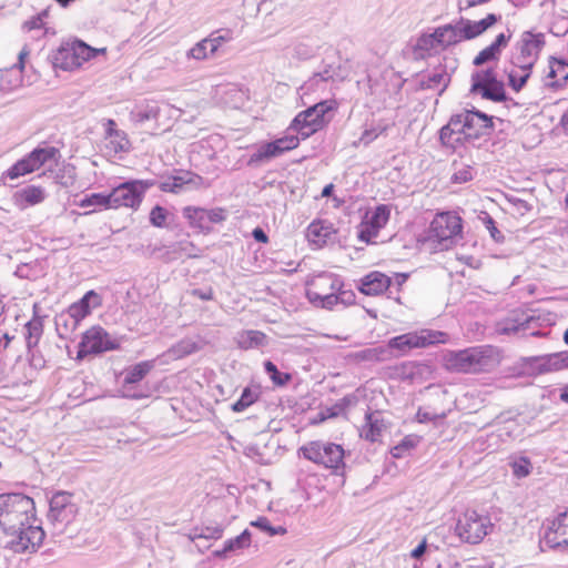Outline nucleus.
<instances>
[{
    "mask_svg": "<svg viewBox=\"0 0 568 568\" xmlns=\"http://www.w3.org/2000/svg\"><path fill=\"white\" fill-rule=\"evenodd\" d=\"M120 343L113 338L102 326L94 325L88 328L79 343L77 358L82 359L91 354L115 351Z\"/></svg>",
    "mask_w": 568,
    "mask_h": 568,
    "instance_id": "obj_14",
    "label": "nucleus"
},
{
    "mask_svg": "<svg viewBox=\"0 0 568 568\" xmlns=\"http://www.w3.org/2000/svg\"><path fill=\"white\" fill-rule=\"evenodd\" d=\"M333 190H334V185H333L332 183H331V184H327V185L323 189V191H322V196H323V197H327V196H329V195L332 194Z\"/></svg>",
    "mask_w": 568,
    "mask_h": 568,
    "instance_id": "obj_62",
    "label": "nucleus"
},
{
    "mask_svg": "<svg viewBox=\"0 0 568 568\" xmlns=\"http://www.w3.org/2000/svg\"><path fill=\"white\" fill-rule=\"evenodd\" d=\"M297 453L304 459L331 470L334 475H342L345 470V450L342 445L311 440L301 446Z\"/></svg>",
    "mask_w": 568,
    "mask_h": 568,
    "instance_id": "obj_6",
    "label": "nucleus"
},
{
    "mask_svg": "<svg viewBox=\"0 0 568 568\" xmlns=\"http://www.w3.org/2000/svg\"><path fill=\"white\" fill-rule=\"evenodd\" d=\"M200 349V346L196 342L192 339H183L174 345L170 352L176 357L182 358L189 356Z\"/></svg>",
    "mask_w": 568,
    "mask_h": 568,
    "instance_id": "obj_41",
    "label": "nucleus"
},
{
    "mask_svg": "<svg viewBox=\"0 0 568 568\" xmlns=\"http://www.w3.org/2000/svg\"><path fill=\"white\" fill-rule=\"evenodd\" d=\"M153 185L152 181L133 180L121 183L109 193L110 209L121 207L138 210L142 203L145 191Z\"/></svg>",
    "mask_w": 568,
    "mask_h": 568,
    "instance_id": "obj_11",
    "label": "nucleus"
},
{
    "mask_svg": "<svg viewBox=\"0 0 568 568\" xmlns=\"http://www.w3.org/2000/svg\"><path fill=\"white\" fill-rule=\"evenodd\" d=\"M78 205L80 207H83V209H85V207H93L88 213L111 210L110 209V196H109V193L108 194H104V193H91V194L84 196L78 203Z\"/></svg>",
    "mask_w": 568,
    "mask_h": 568,
    "instance_id": "obj_35",
    "label": "nucleus"
},
{
    "mask_svg": "<svg viewBox=\"0 0 568 568\" xmlns=\"http://www.w3.org/2000/svg\"><path fill=\"white\" fill-rule=\"evenodd\" d=\"M191 294L194 296V297H197L202 301H211L214 298V291L212 287H209L207 290L205 291H202V290H192Z\"/></svg>",
    "mask_w": 568,
    "mask_h": 568,
    "instance_id": "obj_53",
    "label": "nucleus"
},
{
    "mask_svg": "<svg viewBox=\"0 0 568 568\" xmlns=\"http://www.w3.org/2000/svg\"><path fill=\"white\" fill-rule=\"evenodd\" d=\"M454 172L450 182L454 184H463L473 179V168L465 163L454 162Z\"/></svg>",
    "mask_w": 568,
    "mask_h": 568,
    "instance_id": "obj_40",
    "label": "nucleus"
},
{
    "mask_svg": "<svg viewBox=\"0 0 568 568\" xmlns=\"http://www.w3.org/2000/svg\"><path fill=\"white\" fill-rule=\"evenodd\" d=\"M392 285V278L379 272L372 271L359 280L358 291L366 296H379Z\"/></svg>",
    "mask_w": 568,
    "mask_h": 568,
    "instance_id": "obj_20",
    "label": "nucleus"
},
{
    "mask_svg": "<svg viewBox=\"0 0 568 568\" xmlns=\"http://www.w3.org/2000/svg\"><path fill=\"white\" fill-rule=\"evenodd\" d=\"M301 139L298 135H284L271 142L262 144L257 151L251 156L250 163H260L278 158L287 152L296 150L300 146Z\"/></svg>",
    "mask_w": 568,
    "mask_h": 568,
    "instance_id": "obj_17",
    "label": "nucleus"
},
{
    "mask_svg": "<svg viewBox=\"0 0 568 568\" xmlns=\"http://www.w3.org/2000/svg\"><path fill=\"white\" fill-rule=\"evenodd\" d=\"M34 501L23 494L0 495V529L12 535L33 518Z\"/></svg>",
    "mask_w": 568,
    "mask_h": 568,
    "instance_id": "obj_5",
    "label": "nucleus"
},
{
    "mask_svg": "<svg viewBox=\"0 0 568 568\" xmlns=\"http://www.w3.org/2000/svg\"><path fill=\"white\" fill-rule=\"evenodd\" d=\"M248 542H250V534H248V531L245 530L236 538L227 540L224 546V551H231V550H234L237 548H242L244 546V544L247 545Z\"/></svg>",
    "mask_w": 568,
    "mask_h": 568,
    "instance_id": "obj_49",
    "label": "nucleus"
},
{
    "mask_svg": "<svg viewBox=\"0 0 568 568\" xmlns=\"http://www.w3.org/2000/svg\"><path fill=\"white\" fill-rule=\"evenodd\" d=\"M531 73V68L520 65L510 61V69L507 72L509 87L515 92H519L526 85Z\"/></svg>",
    "mask_w": 568,
    "mask_h": 568,
    "instance_id": "obj_30",
    "label": "nucleus"
},
{
    "mask_svg": "<svg viewBox=\"0 0 568 568\" xmlns=\"http://www.w3.org/2000/svg\"><path fill=\"white\" fill-rule=\"evenodd\" d=\"M182 214L191 229L205 235L213 231L214 224H221L227 219V210L225 207L206 209L187 205L183 207Z\"/></svg>",
    "mask_w": 568,
    "mask_h": 568,
    "instance_id": "obj_13",
    "label": "nucleus"
},
{
    "mask_svg": "<svg viewBox=\"0 0 568 568\" xmlns=\"http://www.w3.org/2000/svg\"><path fill=\"white\" fill-rule=\"evenodd\" d=\"M443 79H444V74L437 73L430 78V81L434 83H440L443 81Z\"/></svg>",
    "mask_w": 568,
    "mask_h": 568,
    "instance_id": "obj_64",
    "label": "nucleus"
},
{
    "mask_svg": "<svg viewBox=\"0 0 568 568\" xmlns=\"http://www.w3.org/2000/svg\"><path fill=\"white\" fill-rule=\"evenodd\" d=\"M111 144L113 145L114 152H121L128 149L129 141L124 136V134L121 132L120 136H111Z\"/></svg>",
    "mask_w": 568,
    "mask_h": 568,
    "instance_id": "obj_52",
    "label": "nucleus"
},
{
    "mask_svg": "<svg viewBox=\"0 0 568 568\" xmlns=\"http://www.w3.org/2000/svg\"><path fill=\"white\" fill-rule=\"evenodd\" d=\"M388 426L389 422L382 416L381 412H368L359 428V436L369 443H377Z\"/></svg>",
    "mask_w": 568,
    "mask_h": 568,
    "instance_id": "obj_19",
    "label": "nucleus"
},
{
    "mask_svg": "<svg viewBox=\"0 0 568 568\" xmlns=\"http://www.w3.org/2000/svg\"><path fill=\"white\" fill-rule=\"evenodd\" d=\"M545 80L546 84L552 88L565 85L568 81V62L564 59L550 57Z\"/></svg>",
    "mask_w": 568,
    "mask_h": 568,
    "instance_id": "obj_27",
    "label": "nucleus"
},
{
    "mask_svg": "<svg viewBox=\"0 0 568 568\" xmlns=\"http://www.w3.org/2000/svg\"><path fill=\"white\" fill-rule=\"evenodd\" d=\"M252 235L260 243H268V236L261 227H255L252 232Z\"/></svg>",
    "mask_w": 568,
    "mask_h": 568,
    "instance_id": "obj_57",
    "label": "nucleus"
},
{
    "mask_svg": "<svg viewBox=\"0 0 568 568\" xmlns=\"http://www.w3.org/2000/svg\"><path fill=\"white\" fill-rule=\"evenodd\" d=\"M229 36H217L204 38L195 43L187 52V57L194 60H205L210 55H213L222 45V43L229 41Z\"/></svg>",
    "mask_w": 568,
    "mask_h": 568,
    "instance_id": "obj_24",
    "label": "nucleus"
},
{
    "mask_svg": "<svg viewBox=\"0 0 568 568\" xmlns=\"http://www.w3.org/2000/svg\"><path fill=\"white\" fill-rule=\"evenodd\" d=\"M511 469L517 478H524L530 474L531 463L528 458L521 457L511 464Z\"/></svg>",
    "mask_w": 568,
    "mask_h": 568,
    "instance_id": "obj_46",
    "label": "nucleus"
},
{
    "mask_svg": "<svg viewBox=\"0 0 568 568\" xmlns=\"http://www.w3.org/2000/svg\"><path fill=\"white\" fill-rule=\"evenodd\" d=\"M264 368L275 386L283 387L292 381V375L290 373L280 372L276 365L271 361H266L264 363Z\"/></svg>",
    "mask_w": 568,
    "mask_h": 568,
    "instance_id": "obj_39",
    "label": "nucleus"
},
{
    "mask_svg": "<svg viewBox=\"0 0 568 568\" xmlns=\"http://www.w3.org/2000/svg\"><path fill=\"white\" fill-rule=\"evenodd\" d=\"M336 108L337 102L335 100L321 101L298 112L288 129L295 131L300 139L305 140L327 125L325 114Z\"/></svg>",
    "mask_w": 568,
    "mask_h": 568,
    "instance_id": "obj_7",
    "label": "nucleus"
},
{
    "mask_svg": "<svg viewBox=\"0 0 568 568\" xmlns=\"http://www.w3.org/2000/svg\"><path fill=\"white\" fill-rule=\"evenodd\" d=\"M426 549L427 540L426 538H424L422 542L415 549L412 550L410 556L415 559H419L425 554Z\"/></svg>",
    "mask_w": 568,
    "mask_h": 568,
    "instance_id": "obj_54",
    "label": "nucleus"
},
{
    "mask_svg": "<svg viewBox=\"0 0 568 568\" xmlns=\"http://www.w3.org/2000/svg\"><path fill=\"white\" fill-rule=\"evenodd\" d=\"M153 368L154 361H142L128 367L124 372V384H138L144 379Z\"/></svg>",
    "mask_w": 568,
    "mask_h": 568,
    "instance_id": "obj_33",
    "label": "nucleus"
},
{
    "mask_svg": "<svg viewBox=\"0 0 568 568\" xmlns=\"http://www.w3.org/2000/svg\"><path fill=\"white\" fill-rule=\"evenodd\" d=\"M73 495L68 491L55 493L50 500V509L57 516H60L67 508L73 510L74 505L72 503Z\"/></svg>",
    "mask_w": 568,
    "mask_h": 568,
    "instance_id": "obj_37",
    "label": "nucleus"
},
{
    "mask_svg": "<svg viewBox=\"0 0 568 568\" xmlns=\"http://www.w3.org/2000/svg\"><path fill=\"white\" fill-rule=\"evenodd\" d=\"M417 48L425 51L438 50V43L435 41L433 33L423 34L417 40Z\"/></svg>",
    "mask_w": 568,
    "mask_h": 568,
    "instance_id": "obj_50",
    "label": "nucleus"
},
{
    "mask_svg": "<svg viewBox=\"0 0 568 568\" xmlns=\"http://www.w3.org/2000/svg\"><path fill=\"white\" fill-rule=\"evenodd\" d=\"M510 38V34L506 36L505 33H499L489 45L501 53V50L508 45Z\"/></svg>",
    "mask_w": 568,
    "mask_h": 568,
    "instance_id": "obj_51",
    "label": "nucleus"
},
{
    "mask_svg": "<svg viewBox=\"0 0 568 568\" xmlns=\"http://www.w3.org/2000/svg\"><path fill=\"white\" fill-rule=\"evenodd\" d=\"M545 539L551 547L568 546V508L552 520Z\"/></svg>",
    "mask_w": 568,
    "mask_h": 568,
    "instance_id": "obj_22",
    "label": "nucleus"
},
{
    "mask_svg": "<svg viewBox=\"0 0 568 568\" xmlns=\"http://www.w3.org/2000/svg\"><path fill=\"white\" fill-rule=\"evenodd\" d=\"M495 524L490 515L475 507H466L455 520L454 535L464 544L479 545L493 534Z\"/></svg>",
    "mask_w": 568,
    "mask_h": 568,
    "instance_id": "obj_4",
    "label": "nucleus"
},
{
    "mask_svg": "<svg viewBox=\"0 0 568 568\" xmlns=\"http://www.w3.org/2000/svg\"><path fill=\"white\" fill-rule=\"evenodd\" d=\"M38 171L34 160L31 153L27 154L22 159L18 160L13 165H11L6 172L4 176L10 180H17L21 176L31 174Z\"/></svg>",
    "mask_w": 568,
    "mask_h": 568,
    "instance_id": "obj_32",
    "label": "nucleus"
},
{
    "mask_svg": "<svg viewBox=\"0 0 568 568\" xmlns=\"http://www.w3.org/2000/svg\"><path fill=\"white\" fill-rule=\"evenodd\" d=\"M433 36L439 49H445L466 40L460 23L457 26L446 24L438 27L434 30Z\"/></svg>",
    "mask_w": 568,
    "mask_h": 568,
    "instance_id": "obj_28",
    "label": "nucleus"
},
{
    "mask_svg": "<svg viewBox=\"0 0 568 568\" xmlns=\"http://www.w3.org/2000/svg\"><path fill=\"white\" fill-rule=\"evenodd\" d=\"M494 126L493 118L485 113L465 110L450 118L440 129L439 139L445 146L457 149L469 140L487 134Z\"/></svg>",
    "mask_w": 568,
    "mask_h": 568,
    "instance_id": "obj_1",
    "label": "nucleus"
},
{
    "mask_svg": "<svg viewBox=\"0 0 568 568\" xmlns=\"http://www.w3.org/2000/svg\"><path fill=\"white\" fill-rule=\"evenodd\" d=\"M28 55V52L27 51H21L19 53V68L20 70H23L24 68V58Z\"/></svg>",
    "mask_w": 568,
    "mask_h": 568,
    "instance_id": "obj_63",
    "label": "nucleus"
},
{
    "mask_svg": "<svg viewBox=\"0 0 568 568\" xmlns=\"http://www.w3.org/2000/svg\"><path fill=\"white\" fill-rule=\"evenodd\" d=\"M392 209L387 204H378L368 209L357 226V239L366 244H376L379 233L388 224Z\"/></svg>",
    "mask_w": 568,
    "mask_h": 568,
    "instance_id": "obj_12",
    "label": "nucleus"
},
{
    "mask_svg": "<svg viewBox=\"0 0 568 568\" xmlns=\"http://www.w3.org/2000/svg\"><path fill=\"white\" fill-rule=\"evenodd\" d=\"M43 334L41 318L33 317L24 325V337L29 349L37 347Z\"/></svg>",
    "mask_w": 568,
    "mask_h": 568,
    "instance_id": "obj_36",
    "label": "nucleus"
},
{
    "mask_svg": "<svg viewBox=\"0 0 568 568\" xmlns=\"http://www.w3.org/2000/svg\"><path fill=\"white\" fill-rule=\"evenodd\" d=\"M500 53L494 49V47L487 45L474 58L473 63L475 65H481L490 61H497Z\"/></svg>",
    "mask_w": 568,
    "mask_h": 568,
    "instance_id": "obj_44",
    "label": "nucleus"
},
{
    "mask_svg": "<svg viewBox=\"0 0 568 568\" xmlns=\"http://www.w3.org/2000/svg\"><path fill=\"white\" fill-rule=\"evenodd\" d=\"M498 80L496 77V71L494 69H486L477 71L471 77V90L480 88L486 83Z\"/></svg>",
    "mask_w": 568,
    "mask_h": 568,
    "instance_id": "obj_42",
    "label": "nucleus"
},
{
    "mask_svg": "<svg viewBox=\"0 0 568 568\" xmlns=\"http://www.w3.org/2000/svg\"><path fill=\"white\" fill-rule=\"evenodd\" d=\"M158 113H159L158 110H152L150 112H138L135 114V119H136L138 122H144V121H148L150 119L156 118Z\"/></svg>",
    "mask_w": 568,
    "mask_h": 568,
    "instance_id": "obj_55",
    "label": "nucleus"
},
{
    "mask_svg": "<svg viewBox=\"0 0 568 568\" xmlns=\"http://www.w3.org/2000/svg\"><path fill=\"white\" fill-rule=\"evenodd\" d=\"M17 529L12 535H8L11 539L8 545L11 550L19 554L34 552L44 539V531L41 527L32 525L28 521L27 525Z\"/></svg>",
    "mask_w": 568,
    "mask_h": 568,
    "instance_id": "obj_16",
    "label": "nucleus"
},
{
    "mask_svg": "<svg viewBox=\"0 0 568 568\" xmlns=\"http://www.w3.org/2000/svg\"><path fill=\"white\" fill-rule=\"evenodd\" d=\"M168 211L163 206L156 205L150 212V222L155 227H164Z\"/></svg>",
    "mask_w": 568,
    "mask_h": 568,
    "instance_id": "obj_47",
    "label": "nucleus"
},
{
    "mask_svg": "<svg viewBox=\"0 0 568 568\" xmlns=\"http://www.w3.org/2000/svg\"><path fill=\"white\" fill-rule=\"evenodd\" d=\"M105 52V48L97 49L83 41L74 40L59 48L54 55V64L62 70L73 71L94 59L99 53L104 54Z\"/></svg>",
    "mask_w": 568,
    "mask_h": 568,
    "instance_id": "obj_10",
    "label": "nucleus"
},
{
    "mask_svg": "<svg viewBox=\"0 0 568 568\" xmlns=\"http://www.w3.org/2000/svg\"><path fill=\"white\" fill-rule=\"evenodd\" d=\"M251 525L267 532L270 536L285 535L287 532L286 528L283 526L273 527L266 517H258L256 520L252 521Z\"/></svg>",
    "mask_w": 568,
    "mask_h": 568,
    "instance_id": "obj_43",
    "label": "nucleus"
},
{
    "mask_svg": "<svg viewBox=\"0 0 568 568\" xmlns=\"http://www.w3.org/2000/svg\"><path fill=\"white\" fill-rule=\"evenodd\" d=\"M471 92L475 94H480L483 98L495 102H501L506 100L505 87L504 83L499 80L486 83L480 88L471 90Z\"/></svg>",
    "mask_w": 568,
    "mask_h": 568,
    "instance_id": "obj_34",
    "label": "nucleus"
},
{
    "mask_svg": "<svg viewBox=\"0 0 568 568\" xmlns=\"http://www.w3.org/2000/svg\"><path fill=\"white\" fill-rule=\"evenodd\" d=\"M115 126H116V123H115V121H114V120H109V121H108V129H106V132H108V135H109V136H120V135H121V132H120V131H118V130L115 129Z\"/></svg>",
    "mask_w": 568,
    "mask_h": 568,
    "instance_id": "obj_58",
    "label": "nucleus"
},
{
    "mask_svg": "<svg viewBox=\"0 0 568 568\" xmlns=\"http://www.w3.org/2000/svg\"><path fill=\"white\" fill-rule=\"evenodd\" d=\"M30 153L34 160L38 170H40L43 165L49 163L57 164L61 158L60 150L55 146L48 144L38 146Z\"/></svg>",
    "mask_w": 568,
    "mask_h": 568,
    "instance_id": "obj_31",
    "label": "nucleus"
},
{
    "mask_svg": "<svg viewBox=\"0 0 568 568\" xmlns=\"http://www.w3.org/2000/svg\"><path fill=\"white\" fill-rule=\"evenodd\" d=\"M545 44L544 33L525 31L517 43V51L511 62L534 69Z\"/></svg>",
    "mask_w": 568,
    "mask_h": 568,
    "instance_id": "obj_15",
    "label": "nucleus"
},
{
    "mask_svg": "<svg viewBox=\"0 0 568 568\" xmlns=\"http://www.w3.org/2000/svg\"><path fill=\"white\" fill-rule=\"evenodd\" d=\"M202 178L193 172L185 171L182 174L171 175L161 183L160 189L163 192L176 193L185 184H193L201 181Z\"/></svg>",
    "mask_w": 568,
    "mask_h": 568,
    "instance_id": "obj_29",
    "label": "nucleus"
},
{
    "mask_svg": "<svg viewBox=\"0 0 568 568\" xmlns=\"http://www.w3.org/2000/svg\"><path fill=\"white\" fill-rule=\"evenodd\" d=\"M500 363L499 351L490 345L471 346L459 351H446L443 366L450 373L479 374L489 372Z\"/></svg>",
    "mask_w": 568,
    "mask_h": 568,
    "instance_id": "obj_2",
    "label": "nucleus"
},
{
    "mask_svg": "<svg viewBox=\"0 0 568 568\" xmlns=\"http://www.w3.org/2000/svg\"><path fill=\"white\" fill-rule=\"evenodd\" d=\"M558 359V367L560 371L568 368V352L556 353Z\"/></svg>",
    "mask_w": 568,
    "mask_h": 568,
    "instance_id": "obj_56",
    "label": "nucleus"
},
{
    "mask_svg": "<svg viewBox=\"0 0 568 568\" xmlns=\"http://www.w3.org/2000/svg\"><path fill=\"white\" fill-rule=\"evenodd\" d=\"M463 219L457 212H438L430 221L423 242L432 253L448 251L463 237Z\"/></svg>",
    "mask_w": 568,
    "mask_h": 568,
    "instance_id": "obj_3",
    "label": "nucleus"
},
{
    "mask_svg": "<svg viewBox=\"0 0 568 568\" xmlns=\"http://www.w3.org/2000/svg\"><path fill=\"white\" fill-rule=\"evenodd\" d=\"M560 126L568 134V110L562 114L560 119Z\"/></svg>",
    "mask_w": 568,
    "mask_h": 568,
    "instance_id": "obj_59",
    "label": "nucleus"
},
{
    "mask_svg": "<svg viewBox=\"0 0 568 568\" xmlns=\"http://www.w3.org/2000/svg\"><path fill=\"white\" fill-rule=\"evenodd\" d=\"M341 287L342 282L335 275L321 273L307 282L306 296L313 305L331 310L344 294Z\"/></svg>",
    "mask_w": 568,
    "mask_h": 568,
    "instance_id": "obj_8",
    "label": "nucleus"
},
{
    "mask_svg": "<svg viewBox=\"0 0 568 568\" xmlns=\"http://www.w3.org/2000/svg\"><path fill=\"white\" fill-rule=\"evenodd\" d=\"M408 278V275L405 273L396 274L395 280L398 286H402Z\"/></svg>",
    "mask_w": 568,
    "mask_h": 568,
    "instance_id": "obj_60",
    "label": "nucleus"
},
{
    "mask_svg": "<svg viewBox=\"0 0 568 568\" xmlns=\"http://www.w3.org/2000/svg\"><path fill=\"white\" fill-rule=\"evenodd\" d=\"M434 367L422 362H405L395 367L396 378L403 383L425 384L434 377Z\"/></svg>",
    "mask_w": 568,
    "mask_h": 568,
    "instance_id": "obj_18",
    "label": "nucleus"
},
{
    "mask_svg": "<svg viewBox=\"0 0 568 568\" xmlns=\"http://www.w3.org/2000/svg\"><path fill=\"white\" fill-rule=\"evenodd\" d=\"M538 371L539 373H551L560 371L558 367V359L556 357V353L542 357L540 359Z\"/></svg>",
    "mask_w": 568,
    "mask_h": 568,
    "instance_id": "obj_48",
    "label": "nucleus"
},
{
    "mask_svg": "<svg viewBox=\"0 0 568 568\" xmlns=\"http://www.w3.org/2000/svg\"><path fill=\"white\" fill-rule=\"evenodd\" d=\"M101 304L102 297L100 294L91 290L88 291L78 302L72 303L68 308V313L75 323H79L91 314L92 308L100 307Z\"/></svg>",
    "mask_w": 568,
    "mask_h": 568,
    "instance_id": "obj_21",
    "label": "nucleus"
},
{
    "mask_svg": "<svg viewBox=\"0 0 568 568\" xmlns=\"http://www.w3.org/2000/svg\"><path fill=\"white\" fill-rule=\"evenodd\" d=\"M418 443H419V437L416 435H408V436L404 437L403 440L393 448V450H392L393 456L400 457L405 450H409V449L416 447Z\"/></svg>",
    "mask_w": 568,
    "mask_h": 568,
    "instance_id": "obj_45",
    "label": "nucleus"
},
{
    "mask_svg": "<svg viewBox=\"0 0 568 568\" xmlns=\"http://www.w3.org/2000/svg\"><path fill=\"white\" fill-rule=\"evenodd\" d=\"M501 20V14L497 13H488L485 18L473 21V20H462L460 24L463 26L464 38L466 40H473L475 38L480 37L487 30L491 29L496 23Z\"/></svg>",
    "mask_w": 568,
    "mask_h": 568,
    "instance_id": "obj_25",
    "label": "nucleus"
},
{
    "mask_svg": "<svg viewBox=\"0 0 568 568\" xmlns=\"http://www.w3.org/2000/svg\"><path fill=\"white\" fill-rule=\"evenodd\" d=\"M258 399V393L250 387H245L241 397L232 405V410L235 413L244 412Z\"/></svg>",
    "mask_w": 568,
    "mask_h": 568,
    "instance_id": "obj_38",
    "label": "nucleus"
},
{
    "mask_svg": "<svg viewBox=\"0 0 568 568\" xmlns=\"http://www.w3.org/2000/svg\"><path fill=\"white\" fill-rule=\"evenodd\" d=\"M328 416L325 414H318L314 419L311 420V425H318L326 420Z\"/></svg>",
    "mask_w": 568,
    "mask_h": 568,
    "instance_id": "obj_61",
    "label": "nucleus"
},
{
    "mask_svg": "<svg viewBox=\"0 0 568 568\" xmlns=\"http://www.w3.org/2000/svg\"><path fill=\"white\" fill-rule=\"evenodd\" d=\"M13 203L20 210L38 205L45 200V191L40 185H28L17 191L12 196Z\"/></svg>",
    "mask_w": 568,
    "mask_h": 568,
    "instance_id": "obj_26",
    "label": "nucleus"
},
{
    "mask_svg": "<svg viewBox=\"0 0 568 568\" xmlns=\"http://www.w3.org/2000/svg\"><path fill=\"white\" fill-rule=\"evenodd\" d=\"M448 342V333L443 331L422 328L392 337L387 345L390 349L396 351L399 355H405L412 349L426 348L438 344H446Z\"/></svg>",
    "mask_w": 568,
    "mask_h": 568,
    "instance_id": "obj_9",
    "label": "nucleus"
},
{
    "mask_svg": "<svg viewBox=\"0 0 568 568\" xmlns=\"http://www.w3.org/2000/svg\"><path fill=\"white\" fill-rule=\"evenodd\" d=\"M335 233L333 224L324 220H314L306 229V239L315 247H323Z\"/></svg>",
    "mask_w": 568,
    "mask_h": 568,
    "instance_id": "obj_23",
    "label": "nucleus"
}]
</instances>
